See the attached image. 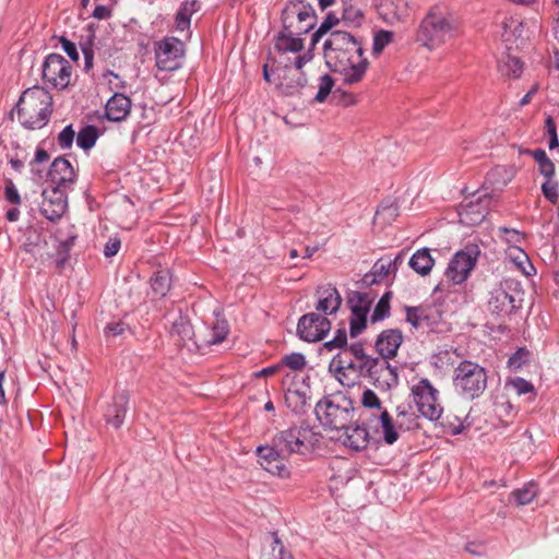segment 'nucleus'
<instances>
[{
    "mask_svg": "<svg viewBox=\"0 0 559 559\" xmlns=\"http://www.w3.org/2000/svg\"><path fill=\"white\" fill-rule=\"evenodd\" d=\"M334 79L330 74H323L319 79V90L313 98L316 103H323L334 92Z\"/></svg>",
    "mask_w": 559,
    "mask_h": 559,
    "instance_id": "4c0bfd02",
    "label": "nucleus"
},
{
    "mask_svg": "<svg viewBox=\"0 0 559 559\" xmlns=\"http://www.w3.org/2000/svg\"><path fill=\"white\" fill-rule=\"evenodd\" d=\"M98 138V128L94 124H86L76 134V145L84 151H88L95 145Z\"/></svg>",
    "mask_w": 559,
    "mask_h": 559,
    "instance_id": "f704fd0d",
    "label": "nucleus"
},
{
    "mask_svg": "<svg viewBox=\"0 0 559 559\" xmlns=\"http://www.w3.org/2000/svg\"><path fill=\"white\" fill-rule=\"evenodd\" d=\"M527 154L531 155L538 164V171L540 175L546 179H552L556 167L552 160L547 156L546 152L543 148H536L534 151H527Z\"/></svg>",
    "mask_w": 559,
    "mask_h": 559,
    "instance_id": "72a5a7b5",
    "label": "nucleus"
},
{
    "mask_svg": "<svg viewBox=\"0 0 559 559\" xmlns=\"http://www.w3.org/2000/svg\"><path fill=\"white\" fill-rule=\"evenodd\" d=\"M503 28L502 37L504 41L514 45L515 48L523 47L528 39L527 28L523 21L510 17L503 22Z\"/></svg>",
    "mask_w": 559,
    "mask_h": 559,
    "instance_id": "393cba45",
    "label": "nucleus"
},
{
    "mask_svg": "<svg viewBox=\"0 0 559 559\" xmlns=\"http://www.w3.org/2000/svg\"><path fill=\"white\" fill-rule=\"evenodd\" d=\"M13 110L23 128L40 130L48 124L53 111L52 95L44 87L35 85L25 90Z\"/></svg>",
    "mask_w": 559,
    "mask_h": 559,
    "instance_id": "7ed1b4c3",
    "label": "nucleus"
},
{
    "mask_svg": "<svg viewBox=\"0 0 559 559\" xmlns=\"http://www.w3.org/2000/svg\"><path fill=\"white\" fill-rule=\"evenodd\" d=\"M391 306L388 304H384V301H378L371 316H370V322L377 323L380 321H383L384 319L390 317Z\"/></svg>",
    "mask_w": 559,
    "mask_h": 559,
    "instance_id": "5fc2aeb1",
    "label": "nucleus"
},
{
    "mask_svg": "<svg viewBox=\"0 0 559 559\" xmlns=\"http://www.w3.org/2000/svg\"><path fill=\"white\" fill-rule=\"evenodd\" d=\"M121 247V241L118 237H111L104 247V254L107 258L116 255Z\"/></svg>",
    "mask_w": 559,
    "mask_h": 559,
    "instance_id": "0e129e2a",
    "label": "nucleus"
},
{
    "mask_svg": "<svg viewBox=\"0 0 559 559\" xmlns=\"http://www.w3.org/2000/svg\"><path fill=\"white\" fill-rule=\"evenodd\" d=\"M58 38H59V43L61 44L63 51L68 55V57L72 61L78 62L80 59V55H79L76 45L73 41H71L70 39H68L66 36H60Z\"/></svg>",
    "mask_w": 559,
    "mask_h": 559,
    "instance_id": "6e6d98bb",
    "label": "nucleus"
},
{
    "mask_svg": "<svg viewBox=\"0 0 559 559\" xmlns=\"http://www.w3.org/2000/svg\"><path fill=\"white\" fill-rule=\"evenodd\" d=\"M171 271L167 267L157 269L150 277L152 299H162L171 288Z\"/></svg>",
    "mask_w": 559,
    "mask_h": 559,
    "instance_id": "a878e982",
    "label": "nucleus"
},
{
    "mask_svg": "<svg viewBox=\"0 0 559 559\" xmlns=\"http://www.w3.org/2000/svg\"><path fill=\"white\" fill-rule=\"evenodd\" d=\"M131 99L123 93L116 92L106 103L105 117L109 121L124 120L131 110Z\"/></svg>",
    "mask_w": 559,
    "mask_h": 559,
    "instance_id": "5701e85b",
    "label": "nucleus"
},
{
    "mask_svg": "<svg viewBox=\"0 0 559 559\" xmlns=\"http://www.w3.org/2000/svg\"><path fill=\"white\" fill-rule=\"evenodd\" d=\"M412 394L417 409L423 417L431 421H436L441 418L443 408L438 402L439 391L428 379L421 378L415 385H413Z\"/></svg>",
    "mask_w": 559,
    "mask_h": 559,
    "instance_id": "9d476101",
    "label": "nucleus"
},
{
    "mask_svg": "<svg viewBox=\"0 0 559 559\" xmlns=\"http://www.w3.org/2000/svg\"><path fill=\"white\" fill-rule=\"evenodd\" d=\"M301 437L302 429L293 426L275 433L269 444L259 445L255 453L262 468L273 476L289 478V457L294 453H305L306 445Z\"/></svg>",
    "mask_w": 559,
    "mask_h": 559,
    "instance_id": "f03ea898",
    "label": "nucleus"
},
{
    "mask_svg": "<svg viewBox=\"0 0 559 559\" xmlns=\"http://www.w3.org/2000/svg\"><path fill=\"white\" fill-rule=\"evenodd\" d=\"M365 353V343L362 341H358L347 345L340 354H348L347 357L355 359L361 357Z\"/></svg>",
    "mask_w": 559,
    "mask_h": 559,
    "instance_id": "13d9d810",
    "label": "nucleus"
},
{
    "mask_svg": "<svg viewBox=\"0 0 559 559\" xmlns=\"http://www.w3.org/2000/svg\"><path fill=\"white\" fill-rule=\"evenodd\" d=\"M5 182V187H4V198L5 200L11 203V204H14V205H20L22 200H21V195L13 182L12 179L10 178H7L4 180Z\"/></svg>",
    "mask_w": 559,
    "mask_h": 559,
    "instance_id": "864d4df0",
    "label": "nucleus"
},
{
    "mask_svg": "<svg viewBox=\"0 0 559 559\" xmlns=\"http://www.w3.org/2000/svg\"><path fill=\"white\" fill-rule=\"evenodd\" d=\"M523 295H524V290L522 288V285L520 284L519 289L508 292L506 301H509V306L514 305L515 311H516L518 309H520L522 307Z\"/></svg>",
    "mask_w": 559,
    "mask_h": 559,
    "instance_id": "e2e57ef3",
    "label": "nucleus"
},
{
    "mask_svg": "<svg viewBox=\"0 0 559 559\" xmlns=\"http://www.w3.org/2000/svg\"><path fill=\"white\" fill-rule=\"evenodd\" d=\"M281 367L286 366L294 371H299L306 366V358L301 353H290L281 360Z\"/></svg>",
    "mask_w": 559,
    "mask_h": 559,
    "instance_id": "37998d69",
    "label": "nucleus"
},
{
    "mask_svg": "<svg viewBox=\"0 0 559 559\" xmlns=\"http://www.w3.org/2000/svg\"><path fill=\"white\" fill-rule=\"evenodd\" d=\"M277 79L280 80L278 86L286 96H293L299 93L308 83L306 73L295 68L277 74Z\"/></svg>",
    "mask_w": 559,
    "mask_h": 559,
    "instance_id": "b1692460",
    "label": "nucleus"
},
{
    "mask_svg": "<svg viewBox=\"0 0 559 559\" xmlns=\"http://www.w3.org/2000/svg\"><path fill=\"white\" fill-rule=\"evenodd\" d=\"M76 139V133L72 124H68L57 136L58 145L66 150L72 147L73 141Z\"/></svg>",
    "mask_w": 559,
    "mask_h": 559,
    "instance_id": "de8ad7c7",
    "label": "nucleus"
},
{
    "mask_svg": "<svg viewBox=\"0 0 559 559\" xmlns=\"http://www.w3.org/2000/svg\"><path fill=\"white\" fill-rule=\"evenodd\" d=\"M283 28L289 34H307L317 24V14L313 7L304 0H290L282 11Z\"/></svg>",
    "mask_w": 559,
    "mask_h": 559,
    "instance_id": "0eeeda50",
    "label": "nucleus"
},
{
    "mask_svg": "<svg viewBox=\"0 0 559 559\" xmlns=\"http://www.w3.org/2000/svg\"><path fill=\"white\" fill-rule=\"evenodd\" d=\"M88 34L85 37H82L79 45L82 50V53L85 55V52H94V46H95V39L96 35L94 29L90 26L88 27Z\"/></svg>",
    "mask_w": 559,
    "mask_h": 559,
    "instance_id": "bf43d9fd",
    "label": "nucleus"
},
{
    "mask_svg": "<svg viewBox=\"0 0 559 559\" xmlns=\"http://www.w3.org/2000/svg\"><path fill=\"white\" fill-rule=\"evenodd\" d=\"M488 384V371L476 361L464 359L453 371V386L465 400H476L483 395Z\"/></svg>",
    "mask_w": 559,
    "mask_h": 559,
    "instance_id": "423d86ee",
    "label": "nucleus"
},
{
    "mask_svg": "<svg viewBox=\"0 0 559 559\" xmlns=\"http://www.w3.org/2000/svg\"><path fill=\"white\" fill-rule=\"evenodd\" d=\"M156 66L162 71H174L178 69V59L182 57V44L177 38H166L158 44L156 49Z\"/></svg>",
    "mask_w": 559,
    "mask_h": 559,
    "instance_id": "f3484780",
    "label": "nucleus"
},
{
    "mask_svg": "<svg viewBox=\"0 0 559 559\" xmlns=\"http://www.w3.org/2000/svg\"><path fill=\"white\" fill-rule=\"evenodd\" d=\"M499 233L506 236L509 243H521L524 240V234L508 227H499Z\"/></svg>",
    "mask_w": 559,
    "mask_h": 559,
    "instance_id": "680f3d73",
    "label": "nucleus"
},
{
    "mask_svg": "<svg viewBox=\"0 0 559 559\" xmlns=\"http://www.w3.org/2000/svg\"><path fill=\"white\" fill-rule=\"evenodd\" d=\"M272 552L269 559H294L293 555L286 550L276 532L272 533Z\"/></svg>",
    "mask_w": 559,
    "mask_h": 559,
    "instance_id": "c03bdc74",
    "label": "nucleus"
},
{
    "mask_svg": "<svg viewBox=\"0 0 559 559\" xmlns=\"http://www.w3.org/2000/svg\"><path fill=\"white\" fill-rule=\"evenodd\" d=\"M331 100L335 105L347 107L356 103V96L338 87L332 93Z\"/></svg>",
    "mask_w": 559,
    "mask_h": 559,
    "instance_id": "09e8293b",
    "label": "nucleus"
},
{
    "mask_svg": "<svg viewBox=\"0 0 559 559\" xmlns=\"http://www.w3.org/2000/svg\"><path fill=\"white\" fill-rule=\"evenodd\" d=\"M300 34H289L288 31L282 29L275 37L274 49L277 52H300L304 50V39Z\"/></svg>",
    "mask_w": 559,
    "mask_h": 559,
    "instance_id": "bb28decb",
    "label": "nucleus"
},
{
    "mask_svg": "<svg viewBox=\"0 0 559 559\" xmlns=\"http://www.w3.org/2000/svg\"><path fill=\"white\" fill-rule=\"evenodd\" d=\"M370 418L380 420L382 430H383V439L386 444H393L399 439V433L395 429L393 419L386 408L382 409L378 416L372 415Z\"/></svg>",
    "mask_w": 559,
    "mask_h": 559,
    "instance_id": "473e14b6",
    "label": "nucleus"
},
{
    "mask_svg": "<svg viewBox=\"0 0 559 559\" xmlns=\"http://www.w3.org/2000/svg\"><path fill=\"white\" fill-rule=\"evenodd\" d=\"M127 330H129V325L119 320L107 323L104 328V334L106 337H116L122 335Z\"/></svg>",
    "mask_w": 559,
    "mask_h": 559,
    "instance_id": "603ef678",
    "label": "nucleus"
},
{
    "mask_svg": "<svg viewBox=\"0 0 559 559\" xmlns=\"http://www.w3.org/2000/svg\"><path fill=\"white\" fill-rule=\"evenodd\" d=\"M313 50L314 49L309 48L305 53L295 57L294 58V68L296 70H302L304 66L312 60Z\"/></svg>",
    "mask_w": 559,
    "mask_h": 559,
    "instance_id": "69168bd1",
    "label": "nucleus"
},
{
    "mask_svg": "<svg viewBox=\"0 0 559 559\" xmlns=\"http://www.w3.org/2000/svg\"><path fill=\"white\" fill-rule=\"evenodd\" d=\"M43 202L39 206L40 214L50 222L59 221L68 207L67 189L52 186L41 192Z\"/></svg>",
    "mask_w": 559,
    "mask_h": 559,
    "instance_id": "4468645a",
    "label": "nucleus"
},
{
    "mask_svg": "<svg viewBox=\"0 0 559 559\" xmlns=\"http://www.w3.org/2000/svg\"><path fill=\"white\" fill-rule=\"evenodd\" d=\"M393 39V33L390 31L381 29L374 34L372 52L379 55L383 51L386 45Z\"/></svg>",
    "mask_w": 559,
    "mask_h": 559,
    "instance_id": "a19ab883",
    "label": "nucleus"
},
{
    "mask_svg": "<svg viewBox=\"0 0 559 559\" xmlns=\"http://www.w3.org/2000/svg\"><path fill=\"white\" fill-rule=\"evenodd\" d=\"M487 199H488V194H485L484 197H479L477 199L476 203L469 202L464 207L465 213L466 214H477L478 217L475 222H477V223L481 222L488 212L487 205L483 206V202Z\"/></svg>",
    "mask_w": 559,
    "mask_h": 559,
    "instance_id": "49530a36",
    "label": "nucleus"
},
{
    "mask_svg": "<svg viewBox=\"0 0 559 559\" xmlns=\"http://www.w3.org/2000/svg\"><path fill=\"white\" fill-rule=\"evenodd\" d=\"M326 67L343 74V82L353 85L360 82L369 67L364 56V40L347 31H332L323 44Z\"/></svg>",
    "mask_w": 559,
    "mask_h": 559,
    "instance_id": "f257e3e1",
    "label": "nucleus"
},
{
    "mask_svg": "<svg viewBox=\"0 0 559 559\" xmlns=\"http://www.w3.org/2000/svg\"><path fill=\"white\" fill-rule=\"evenodd\" d=\"M520 282L513 278H504L500 282L499 286L491 292L488 307L492 313L500 314H512L515 312V306H509L507 300L509 290L519 289Z\"/></svg>",
    "mask_w": 559,
    "mask_h": 559,
    "instance_id": "a211bd4d",
    "label": "nucleus"
},
{
    "mask_svg": "<svg viewBox=\"0 0 559 559\" xmlns=\"http://www.w3.org/2000/svg\"><path fill=\"white\" fill-rule=\"evenodd\" d=\"M170 335L177 337L178 345H183L186 341L192 340L194 336L193 326L186 317L179 316L173 322Z\"/></svg>",
    "mask_w": 559,
    "mask_h": 559,
    "instance_id": "c756f323",
    "label": "nucleus"
},
{
    "mask_svg": "<svg viewBox=\"0 0 559 559\" xmlns=\"http://www.w3.org/2000/svg\"><path fill=\"white\" fill-rule=\"evenodd\" d=\"M319 297L316 310L329 316L338 311L342 305V297L335 286L328 284L317 288L316 292Z\"/></svg>",
    "mask_w": 559,
    "mask_h": 559,
    "instance_id": "4be33fe9",
    "label": "nucleus"
},
{
    "mask_svg": "<svg viewBox=\"0 0 559 559\" xmlns=\"http://www.w3.org/2000/svg\"><path fill=\"white\" fill-rule=\"evenodd\" d=\"M391 260L381 258L372 266L371 271L365 274L362 282L370 286L383 281L390 273Z\"/></svg>",
    "mask_w": 559,
    "mask_h": 559,
    "instance_id": "7c9ffc66",
    "label": "nucleus"
},
{
    "mask_svg": "<svg viewBox=\"0 0 559 559\" xmlns=\"http://www.w3.org/2000/svg\"><path fill=\"white\" fill-rule=\"evenodd\" d=\"M499 71L502 75L518 79L523 73V62L520 58L507 55L499 60Z\"/></svg>",
    "mask_w": 559,
    "mask_h": 559,
    "instance_id": "2f4dec72",
    "label": "nucleus"
},
{
    "mask_svg": "<svg viewBox=\"0 0 559 559\" xmlns=\"http://www.w3.org/2000/svg\"><path fill=\"white\" fill-rule=\"evenodd\" d=\"M72 66L59 53H49L41 66V79L52 88L66 90L71 83Z\"/></svg>",
    "mask_w": 559,
    "mask_h": 559,
    "instance_id": "9b49d317",
    "label": "nucleus"
},
{
    "mask_svg": "<svg viewBox=\"0 0 559 559\" xmlns=\"http://www.w3.org/2000/svg\"><path fill=\"white\" fill-rule=\"evenodd\" d=\"M341 22V19L336 16L334 12H329L324 19V21L317 28L323 35L329 33L334 26H336Z\"/></svg>",
    "mask_w": 559,
    "mask_h": 559,
    "instance_id": "052dcab7",
    "label": "nucleus"
},
{
    "mask_svg": "<svg viewBox=\"0 0 559 559\" xmlns=\"http://www.w3.org/2000/svg\"><path fill=\"white\" fill-rule=\"evenodd\" d=\"M347 305L350 310L349 335L358 337L368 325V313L370 312L374 297L369 293L350 290L347 294Z\"/></svg>",
    "mask_w": 559,
    "mask_h": 559,
    "instance_id": "f8f14e48",
    "label": "nucleus"
},
{
    "mask_svg": "<svg viewBox=\"0 0 559 559\" xmlns=\"http://www.w3.org/2000/svg\"><path fill=\"white\" fill-rule=\"evenodd\" d=\"M510 383L515 389L519 395L527 394L534 391V385L532 384V382L521 377L512 379Z\"/></svg>",
    "mask_w": 559,
    "mask_h": 559,
    "instance_id": "4d7b16f0",
    "label": "nucleus"
},
{
    "mask_svg": "<svg viewBox=\"0 0 559 559\" xmlns=\"http://www.w3.org/2000/svg\"><path fill=\"white\" fill-rule=\"evenodd\" d=\"M229 333L228 322L225 319H217L211 329L210 338L206 341L207 345L221 344L224 342Z\"/></svg>",
    "mask_w": 559,
    "mask_h": 559,
    "instance_id": "c9c22d12",
    "label": "nucleus"
},
{
    "mask_svg": "<svg viewBox=\"0 0 559 559\" xmlns=\"http://www.w3.org/2000/svg\"><path fill=\"white\" fill-rule=\"evenodd\" d=\"M456 19L442 5H433L421 21L417 34V41L429 49L450 39L456 31Z\"/></svg>",
    "mask_w": 559,
    "mask_h": 559,
    "instance_id": "39448f33",
    "label": "nucleus"
},
{
    "mask_svg": "<svg viewBox=\"0 0 559 559\" xmlns=\"http://www.w3.org/2000/svg\"><path fill=\"white\" fill-rule=\"evenodd\" d=\"M405 312L406 321L415 329H418L423 322H428L429 320L423 307L406 306Z\"/></svg>",
    "mask_w": 559,
    "mask_h": 559,
    "instance_id": "58836bf2",
    "label": "nucleus"
},
{
    "mask_svg": "<svg viewBox=\"0 0 559 559\" xmlns=\"http://www.w3.org/2000/svg\"><path fill=\"white\" fill-rule=\"evenodd\" d=\"M408 265L420 276L428 275L435 265V260L430 254V249L421 248L414 252L408 261Z\"/></svg>",
    "mask_w": 559,
    "mask_h": 559,
    "instance_id": "cd10ccee",
    "label": "nucleus"
},
{
    "mask_svg": "<svg viewBox=\"0 0 559 559\" xmlns=\"http://www.w3.org/2000/svg\"><path fill=\"white\" fill-rule=\"evenodd\" d=\"M331 321L316 312L301 316L297 324V335L300 340L313 343L322 341L331 330Z\"/></svg>",
    "mask_w": 559,
    "mask_h": 559,
    "instance_id": "ddd939ff",
    "label": "nucleus"
},
{
    "mask_svg": "<svg viewBox=\"0 0 559 559\" xmlns=\"http://www.w3.org/2000/svg\"><path fill=\"white\" fill-rule=\"evenodd\" d=\"M402 343L403 333L400 329H386L377 336L374 348L379 357L392 359L396 356Z\"/></svg>",
    "mask_w": 559,
    "mask_h": 559,
    "instance_id": "aec40b11",
    "label": "nucleus"
},
{
    "mask_svg": "<svg viewBox=\"0 0 559 559\" xmlns=\"http://www.w3.org/2000/svg\"><path fill=\"white\" fill-rule=\"evenodd\" d=\"M544 197L551 203L557 204L559 201L558 182L552 179H546L542 185Z\"/></svg>",
    "mask_w": 559,
    "mask_h": 559,
    "instance_id": "8fccbe9b",
    "label": "nucleus"
},
{
    "mask_svg": "<svg viewBox=\"0 0 559 559\" xmlns=\"http://www.w3.org/2000/svg\"><path fill=\"white\" fill-rule=\"evenodd\" d=\"M277 57L269 56L267 61L271 62V71L273 74H280L285 70L294 69V60L285 52H277Z\"/></svg>",
    "mask_w": 559,
    "mask_h": 559,
    "instance_id": "e433bc0d",
    "label": "nucleus"
},
{
    "mask_svg": "<svg viewBox=\"0 0 559 559\" xmlns=\"http://www.w3.org/2000/svg\"><path fill=\"white\" fill-rule=\"evenodd\" d=\"M371 423L372 418H364V412H361L357 419H353L349 428L343 429V444L356 452L365 450L370 441V435L367 427L370 426Z\"/></svg>",
    "mask_w": 559,
    "mask_h": 559,
    "instance_id": "dca6fc26",
    "label": "nucleus"
},
{
    "mask_svg": "<svg viewBox=\"0 0 559 559\" xmlns=\"http://www.w3.org/2000/svg\"><path fill=\"white\" fill-rule=\"evenodd\" d=\"M480 255V248L476 243H467L465 247L455 252L451 258L445 270V276L453 284L464 283L471 272L476 266L477 260Z\"/></svg>",
    "mask_w": 559,
    "mask_h": 559,
    "instance_id": "1a4fd4ad",
    "label": "nucleus"
},
{
    "mask_svg": "<svg viewBox=\"0 0 559 559\" xmlns=\"http://www.w3.org/2000/svg\"><path fill=\"white\" fill-rule=\"evenodd\" d=\"M201 3L199 0H185L181 2L179 10L175 16L176 28L178 31H186L190 27L191 16L199 11Z\"/></svg>",
    "mask_w": 559,
    "mask_h": 559,
    "instance_id": "c85d7f7f",
    "label": "nucleus"
},
{
    "mask_svg": "<svg viewBox=\"0 0 559 559\" xmlns=\"http://www.w3.org/2000/svg\"><path fill=\"white\" fill-rule=\"evenodd\" d=\"M348 354H336L333 356L329 365V370L333 371L336 379L343 385L354 384L353 379H348L349 374H354L357 378H362L373 364H378L379 357H372L367 353L362 354L361 357L352 359L347 357Z\"/></svg>",
    "mask_w": 559,
    "mask_h": 559,
    "instance_id": "6e6552de",
    "label": "nucleus"
},
{
    "mask_svg": "<svg viewBox=\"0 0 559 559\" xmlns=\"http://www.w3.org/2000/svg\"><path fill=\"white\" fill-rule=\"evenodd\" d=\"M361 404L365 408H369V409L376 408L379 412L384 409L382 407V403H381L380 399L371 389H366L362 392Z\"/></svg>",
    "mask_w": 559,
    "mask_h": 559,
    "instance_id": "3c124183",
    "label": "nucleus"
},
{
    "mask_svg": "<svg viewBox=\"0 0 559 559\" xmlns=\"http://www.w3.org/2000/svg\"><path fill=\"white\" fill-rule=\"evenodd\" d=\"M530 352L525 347H519L508 359V367L514 371L528 362Z\"/></svg>",
    "mask_w": 559,
    "mask_h": 559,
    "instance_id": "79ce46f5",
    "label": "nucleus"
},
{
    "mask_svg": "<svg viewBox=\"0 0 559 559\" xmlns=\"http://www.w3.org/2000/svg\"><path fill=\"white\" fill-rule=\"evenodd\" d=\"M49 158H50L49 153L45 148L37 146L36 151H35V156L29 163L40 165V164L47 163L49 160Z\"/></svg>",
    "mask_w": 559,
    "mask_h": 559,
    "instance_id": "774afa93",
    "label": "nucleus"
},
{
    "mask_svg": "<svg viewBox=\"0 0 559 559\" xmlns=\"http://www.w3.org/2000/svg\"><path fill=\"white\" fill-rule=\"evenodd\" d=\"M512 497L520 506L528 504L536 497V490L534 486H527L512 491Z\"/></svg>",
    "mask_w": 559,
    "mask_h": 559,
    "instance_id": "a18cd8bd",
    "label": "nucleus"
},
{
    "mask_svg": "<svg viewBox=\"0 0 559 559\" xmlns=\"http://www.w3.org/2000/svg\"><path fill=\"white\" fill-rule=\"evenodd\" d=\"M341 20L348 27H359L364 21V14L359 9L348 7L343 10Z\"/></svg>",
    "mask_w": 559,
    "mask_h": 559,
    "instance_id": "ea45409f",
    "label": "nucleus"
},
{
    "mask_svg": "<svg viewBox=\"0 0 559 559\" xmlns=\"http://www.w3.org/2000/svg\"><path fill=\"white\" fill-rule=\"evenodd\" d=\"M465 550L473 556H484L486 546L483 543L471 542L466 544Z\"/></svg>",
    "mask_w": 559,
    "mask_h": 559,
    "instance_id": "338daca9",
    "label": "nucleus"
},
{
    "mask_svg": "<svg viewBox=\"0 0 559 559\" xmlns=\"http://www.w3.org/2000/svg\"><path fill=\"white\" fill-rule=\"evenodd\" d=\"M129 393L126 390L117 392L112 402L106 407L104 417L108 425L118 429L123 424L126 414L128 412Z\"/></svg>",
    "mask_w": 559,
    "mask_h": 559,
    "instance_id": "412c9836",
    "label": "nucleus"
},
{
    "mask_svg": "<svg viewBox=\"0 0 559 559\" xmlns=\"http://www.w3.org/2000/svg\"><path fill=\"white\" fill-rule=\"evenodd\" d=\"M46 177L52 186L69 189L76 180V173L66 157L58 156L52 160Z\"/></svg>",
    "mask_w": 559,
    "mask_h": 559,
    "instance_id": "6ab92c4d",
    "label": "nucleus"
},
{
    "mask_svg": "<svg viewBox=\"0 0 559 559\" xmlns=\"http://www.w3.org/2000/svg\"><path fill=\"white\" fill-rule=\"evenodd\" d=\"M377 365L373 364L369 371L362 378H368L370 382L381 391H390L399 384L397 368L389 362V358L377 359Z\"/></svg>",
    "mask_w": 559,
    "mask_h": 559,
    "instance_id": "2eb2a0df",
    "label": "nucleus"
},
{
    "mask_svg": "<svg viewBox=\"0 0 559 559\" xmlns=\"http://www.w3.org/2000/svg\"><path fill=\"white\" fill-rule=\"evenodd\" d=\"M356 411L353 399L342 391L322 396L314 406L316 418L325 430L349 428Z\"/></svg>",
    "mask_w": 559,
    "mask_h": 559,
    "instance_id": "20e7f679",
    "label": "nucleus"
}]
</instances>
